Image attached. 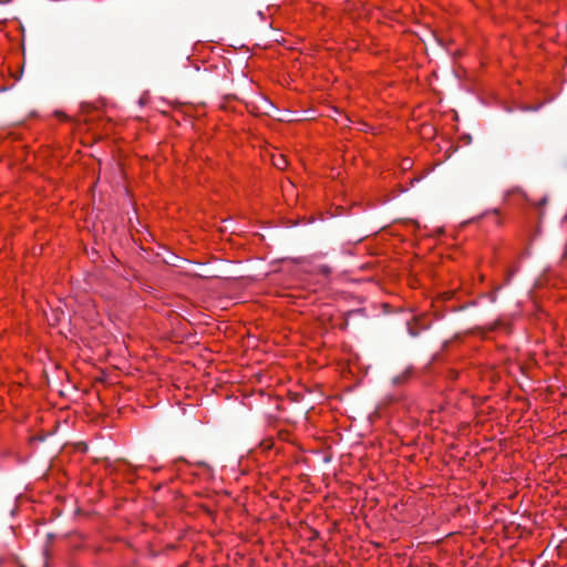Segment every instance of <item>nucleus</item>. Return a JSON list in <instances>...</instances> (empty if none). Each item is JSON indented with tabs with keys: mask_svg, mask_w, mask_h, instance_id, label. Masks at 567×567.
<instances>
[{
	"mask_svg": "<svg viewBox=\"0 0 567 567\" xmlns=\"http://www.w3.org/2000/svg\"><path fill=\"white\" fill-rule=\"evenodd\" d=\"M274 165L279 169H284L287 166V161L284 156L280 155L274 161Z\"/></svg>",
	"mask_w": 567,
	"mask_h": 567,
	"instance_id": "obj_1",
	"label": "nucleus"
},
{
	"mask_svg": "<svg viewBox=\"0 0 567 567\" xmlns=\"http://www.w3.org/2000/svg\"><path fill=\"white\" fill-rule=\"evenodd\" d=\"M409 166H411V162H410V159H405V161L403 162V168H406V167H409Z\"/></svg>",
	"mask_w": 567,
	"mask_h": 567,
	"instance_id": "obj_3",
	"label": "nucleus"
},
{
	"mask_svg": "<svg viewBox=\"0 0 567 567\" xmlns=\"http://www.w3.org/2000/svg\"><path fill=\"white\" fill-rule=\"evenodd\" d=\"M409 377V372L405 371L404 373H402L401 375H398L393 379V383L399 385V384H402Z\"/></svg>",
	"mask_w": 567,
	"mask_h": 567,
	"instance_id": "obj_2",
	"label": "nucleus"
}]
</instances>
